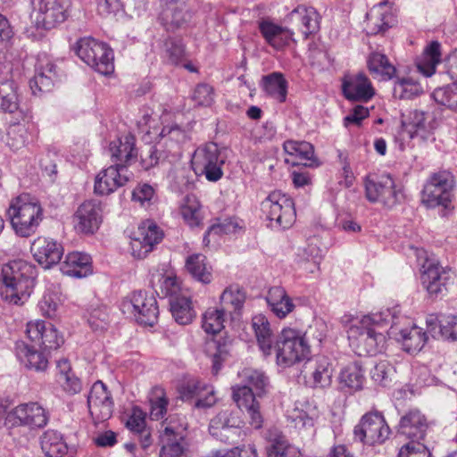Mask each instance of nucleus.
Segmentation results:
<instances>
[{"mask_svg":"<svg viewBox=\"0 0 457 457\" xmlns=\"http://www.w3.org/2000/svg\"><path fill=\"white\" fill-rule=\"evenodd\" d=\"M252 326L261 351L264 355H270L274 349L278 366L286 368L296 362H308L312 360L311 346L300 331L290 328H283L274 345L270 323L264 315L254 316Z\"/></svg>","mask_w":457,"mask_h":457,"instance_id":"obj_1","label":"nucleus"},{"mask_svg":"<svg viewBox=\"0 0 457 457\" xmlns=\"http://www.w3.org/2000/svg\"><path fill=\"white\" fill-rule=\"evenodd\" d=\"M380 320L378 315H368L361 319L345 315L342 318V322L348 327L349 345L357 355H375L382 352L386 336Z\"/></svg>","mask_w":457,"mask_h":457,"instance_id":"obj_2","label":"nucleus"},{"mask_svg":"<svg viewBox=\"0 0 457 457\" xmlns=\"http://www.w3.org/2000/svg\"><path fill=\"white\" fill-rule=\"evenodd\" d=\"M37 268L25 260H13L2 268V298L9 303L23 304L33 291Z\"/></svg>","mask_w":457,"mask_h":457,"instance_id":"obj_3","label":"nucleus"},{"mask_svg":"<svg viewBox=\"0 0 457 457\" xmlns=\"http://www.w3.org/2000/svg\"><path fill=\"white\" fill-rule=\"evenodd\" d=\"M7 216L15 233L28 237L36 233L42 221L43 209L36 197L23 193L11 200Z\"/></svg>","mask_w":457,"mask_h":457,"instance_id":"obj_4","label":"nucleus"},{"mask_svg":"<svg viewBox=\"0 0 457 457\" xmlns=\"http://www.w3.org/2000/svg\"><path fill=\"white\" fill-rule=\"evenodd\" d=\"M456 180L446 170L433 172L421 191V204L427 208H448L454 198Z\"/></svg>","mask_w":457,"mask_h":457,"instance_id":"obj_5","label":"nucleus"},{"mask_svg":"<svg viewBox=\"0 0 457 457\" xmlns=\"http://www.w3.org/2000/svg\"><path fill=\"white\" fill-rule=\"evenodd\" d=\"M261 210L271 228H288L295 220V204L281 191H273L262 202Z\"/></svg>","mask_w":457,"mask_h":457,"instance_id":"obj_6","label":"nucleus"},{"mask_svg":"<svg viewBox=\"0 0 457 457\" xmlns=\"http://www.w3.org/2000/svg\"><path fill=\"white\" fill-rule=\"evenodd\" d=\"M224 160L214 143L198 147L191 158V168L195 176H204L208 181L216 182L223 176Z\"/></svg>","mask_w":457,"mask_h":457,"instance_id":"obj_7","label":"nucleus"},{"mask_svg":"<svg viewBox=\"0 0 457 457\" xmlns=\"http://www.w3.org/2000/svg\"><path fill=\"white\" fill-rule=\"evenodd\" d=\"M120 311L131 314L138 324L153 327L158 319L157 301L145 291H134L120 303Z\"/></svg>","mask_w":457,"mask_h":457,"instance_id":"obj_8","label":"nucleus"},{"mask_svg":"<svg viewBox=\"0 0 457 457\" xmlns=\"http://www.w3.org/2000/svg\"><path fill=\"white\" fill-rule=\"evenodd\" d=\"M38 28L51 29L69 16L71 0H31Z\"/></svg>","mask_w":457,"mask_h":457,"instance_id":"obj_9","label":"nucleus"},{"mask_svg":"<svg viewBox=\"0 0 457 457\" xmlns=\"http://www.w3.org/2000/svg\"><path fill=\"white\" fill-rule=\"evenodd\" d=\"M353 434L355 438L362 443L382 444L388 438L390 428L380 412L370 411L361 417L354 428Z\"/></svg>","mask_w":457,"mask_h":457,"instance_id":"obj_10","label":"nucleus"},{"mask_svg":"<svg viewBox=\"0 0 457 457\" xmlns=\"http://www.w3.org/2000/svg\"><path fill=\"white\" fill-rule=\"evenodd\" d=\"M104 205L95 199L86 200L79 205L72 216L74 229L86 236L94 235L103 222Z\"/></svg>","mask_w":457,"mask_h":457,"instance_id":"obj_11","label":"nucleus"},{"mask_svg":"<svg viewBox=\"0 0 457 457\" xmlns=\"http://www.w3.org/2000/svg\"><path fill=\"white\" fill-rule=\"evenodd\" d=\"M48 422L46 410L37 403H21L10 411L5 417L8 427H28L31 429L41 428Z\"/></svg>","mask_w":457,"mask_h":457,"instance_id":"obj_12","label":"nucleus"},{"mask_svg":"<svg viewBox=\"0 0 457 457\" xmlns=\"http://www.w3.org/2000/svg\"><path fill=\"white\" fill-rule=\"evenodd\" d=\"M390 334L401 341L403 350L410 353L420 352L428 339L423 329L412 324L406 317L396 318V320L394 318Z\"/></svg>","mask_w":457,"mask_h":457,"instance_id":"obj_13","label":"nucleus"},{"mask_svg":"<svg viewBox=\"0 0 457 457\" xmlns=\"http://www.w3.org/2000/svg\"><path fill=\"white\" fill-rule=\"evenodd\" d=\"M28 338L37 347L44 350H56L64 342L57 329L51 323L44 320H31L27 323Z\"/></svg>","mask_w":457,"mask_h":457,"instance_id":"obj_14","label":"nucleus"},{"mask_svg":"<svg viewBox=\"0 0 457 457\" xmlns=\"http://www.w3.org/2000/svg\"><path fill=\"white\" fill-rule=\"evenodd\" d=\"M259 396L248 386L237 385L232 386V398L237 407L247 413L250 425L258 429L262 427L263 417L261 411Z\"/></svg>","mask_w":457,"mask_h":457,"instance_id":"obj_15","label":"nucleus"},{"mask_svg":"<svg viewBox=\"0 0 457 457\" xmlns=\"http://www.w3.org/2000/svg\"><path fill=\"white\" fill-rule=\"evenodd\" d=\"M162 237V230L154 221H143L138 227L137 237L131 241L132 255L137 259L145 258Z\"/></svg>","mask_w":457,"mask_h":457,"instance_id":"obj_16","label":"nucleus"},{"mask_svg":"<svg viewBox=\"0 0 457 457\" xmlns=\"http://www.w3.org/2000/svg\"><path fill=\"white\" fill-rule=\"evenodd\" d=\"M30 252L39 265L44 269H50L60 262L64 249L62 245L55 239L38 237L32 242Z\"/></svg>","mask_w":457,"mask_h":457,"instance_id":"obj_17","label":"nucleus"},{"mask_svg":"<svg viewBox=\"0 0 457 457\" xmlns=\"http://www.w3.org/2000/svg\"><path fill=\"white\" fill-rule=\"evenodd\" d=\"M129 180L128 169L122 164H112L96 177L94 190L101 195H108Z\"/></svg>","mask_w":457,"mask_h":457,"instance_id":"obj_18","label":"nucleus"},{"mask_svg":"<svg viewBox=\"0 0 457 457\" xmlns=\"http://www.w3.org/2000/svg\"><path fill=\"white\" fill-rule=\"evenodd\" d=\"M35 71V76L29 81L33 94L50 91L59 78L56 65L46 54H40L37 57Z\"/></svg>","mask_w":457,"mask_h":457,"instance_id":"obj_19","label":"nucleus"},{"mask_svg":"<svg viewBox=\"0 0 457 457\" xmlns=\"http://www.w3.org/2000/svg\"><path fill=\"white\" fill-rule=\"evenodd\" d=\"M448 272L437 262L426 259L421 268V283L430 295L447 291Z\"/></svg>","mask_w":457,"mask_h":457,"instance_id":"obj_20","label":"nucleus"},{"mask_svg":"<svg viewBox=\"0 0 457 457\" xmlns=\"http://www.w3.org/2000/svg\"><path fill=\"white\" fill-rule=\"evenodd\" d=\"M113 401L107 386L100 380L95 382L87 396V407L91 415L99 420H108L113 411Z\"/></svg>","mask_w":457,"mask_h":457,"instance_id":"obj_21","label":"nucleus"},{"mask_svg":"<svg viewBox=\"0 0 457 457\" xmlns=\"http://www.w3.org/2000/svg\"><path fill=\"white\" fill-rule=\"evenodd\" d=\"M109 152L113 164H122L128 169L137 157L136 137L129 133L112 140L109 145Z\"/></svg>","mask_w":457,"mask_h":457,"instance_id":"obj_22","label":"nucleus"},{"mask_svg":"<svg viewBox=\"0 0 457 457\" xmlns=\"http://www.w3.org/2000/svg\"><path fill=\"white\" fill-rule=\"evenodd\" d=\"M342 87L344 95L349 100L367 102L375 94L371 82L363 73L345 79Z\"/></svg>","mask_w":457,"mask_h":457,"instance_id":"obj_23","label":"nucleus"},{"mask_svg":"<svg viewBox=\"0 0 457 457\" xmlns=\"http://www.w3.org/2000/svg\"><path fill=\"white\" fill-rule=\"evenodd\" d=\"M35 344L29 345L23 341H17L14 353L18 360L29 370L45 371L48 367V360L42 351L37 350Z\"/></svg>","mask_w":457,"mask_h":457,"instance_id":"obj_24","label":"nucleus"},{"mask_svg":"<svg viewBox=\"0 0 457 457\" xmlns=\"http://www.w3.org/2000/svg\"><path fill=\"white\" fill-rule=\"evenodd\" d=\"M428 422L419 410H411L403 415L399 423L398 432L413 440L424 438Z\"/></svg>","mask_w":457,"mask_h":457,"instance_id":"obj_25","label":"nucleus"},{"mask_svg":"<svg viewBox=\"0 0 457 457\" xmlns=\"http://www.w3.org/2000/svg\"><path fill=\"white\" fill-rule=\"evenodd\" d=\"M61 270L70 277L85 278L92 273L91 257L81 252L69 253L61 264Z\"/></svg>","mask_w":457,"mask_h":457,"instance_id":"obj_26","label":"nucleus"},{"mask_svg":"<svg viewBox=\"0 0 457 457\" xmlns=\"http://www.w3.org/2000/svg\"><path fill=\"white\" fill-rule=\"evenodd\" d=\"M146 0H99L97 11L101 15L114 14L120 10L129 15H140L145 11Z\"/></svg>","mask_w":457,"mask_h":457,"instance_id":"obj_27","label":"nucleus"},{"mask_svg":"<svg viewBox=\"0 0 457 457\" xmlns=\"http://www.w3.org/2000/svg\"><path fill=\"white\" fill-rule=\"evenodd\" d=\"M259 29L265 41L276 49L283 48L292 40L293 33L288 29L270 21H262Z\"/></svg>","mask_w":457,"mask_h":457,"instance_id":"obj_28","label":"nucleus"},{"mask_svg":"<svg viewBox=\"0 0 457 457\" xmlns=\"http://www.w3.org/2000/svg\"><path fill=\"white\" fill-rule=\"evenodd\" d=\"M181 396L184 400L196 397L195 406L197 408H209L215 404L217 398L214 390L200 382H188L182 387Z\"/></svg>","mask_w":457,"mask_h":457,"instance_id":"obj_29","label":"nucleus"},{"mask_svg":"<svg viewBox=\"0 0 457 457\" xmlns=\"http://www.w3.org/2000/svg\"><path fill=\"white\" fill-rule=\"evenodd\" d=\"M40 445L46 457H66L70 453L63 436L56 430L45 431L40 437Z\"/></svg>","mask_w":457,"mask_h":457,"instance_id":"obj_30","label":"nucleus"},{"mask_svg":"<svg viewBox=\"0 0 457 457\" xmlns=\"http://www.w3.org/2000/svg\"><path fill=\"white\" fill-rule=\"evenodd\" d=\"M245 302V292L237 285L225 288L220 297V307L232 318L239 315Z\"/></svg>","mask_w":457,"mask_h":457,"instance_id":"obj_31","label":"nucleus"},{"mask_svg":"<svg viewBox=\"0 0 457 457\" xmlns=\"http://www.w3.org/2000/svg\"><path fill=\"white\" fill-rule=\"evenodd\" d=\"M266 301L271 312L279 319L285 318L295 308L292 299L281 287L270 288Z\"/></svg>","mask_w":457,"mask_h":457,"instance_id":"obj_32","label":"nucleus"},{"mask_svg":"<svg viewBox=\"0 0 457 457\" xmlns=\"http://www.w3.org/2000/svg\"><path fill=\"white\" fill-rule=\"evenodd\" d=\"M231 343L227 337L212 338L205 344V353L212 359V373L217 374L229 355Z\"/></svg>","mask_w":457,"mask_h":457,"instance_id":"obj_33","label":"nucleus"},{"mask_svg":"<svg viewBox=\"0 0 457 457\" xmlns=\"http://www.w3.org/2000/svg\"><path fill=\"white\" fill-rule=\"evenodd\" d=\"M187 271L198 282L209 284L212 280V267L207 263L205 255L193 253L186 259Z\"/></svg>","mask_w":457,"mask_h":457,"instance_id":"obj_34","label":"nucleus"},{"mask_svg":"<svg viewBox=\"0 0 457 457\" xmlns=\"http://www.w3.org/2000/svg\"><path fill=\"white\" fill-rule=\"evenodd\" d=\"M426 323L429 333L434 334L438 326L439 333L445 339L452 341L457 340L456 315H443L440 319L435 315H429L426 320Z\"/></svg>","mask_w":457,"mask_h":457,"instance_id":"obj_35","label":"nucleus"},{"mask_svg":"<svg viewBox=\"0 0 457 457\" xmlns=\"http://www.w3.org/2000/svg\"><path fill=\"white\" fill-rule=\"evenodd\" d=\"M402 126L411 138L420 137L426 139L429 134L426 114L420 111L414 110L408 116L403 115Z\"/></svg>","mask_w":457,"mask_h":457,"instance_id":"obj_36","label":"nucleus"},{"mask_svg":"<svg viewBox=\"0 0 457 457\" xmlns=\"http://www.w3.org/2000/svg\"><path fill=\"white\" fill-rule=\"evenodd\" d=\"M441 61L440 44L431 42L418 59L416 66L418 71L425 77H430L436 72V67Z\"/></svg>","mask_w":457,"mask_h":457,"instance_id":"obj_37","label":"nucleus"},{"mask_svg":"<svg viewBox=\"0 0 457 457\" xmlns=\"http://www.w3.org/2000/svg\"><path fill=\"white\" fill-rule=\"evenodd\" d=\"M169 304L172 317L178 324L187 325L195 319V312L189 297H173L169 300Z\"/></svg>","mask_w":457,"mask_h":457,"instance_id":"obj_38","label":"nucleus"},{"mask_svg":"<svg viewBox=\"0 0 457 457\" xmlns=\"http://www.w3.org/2000/svg\"><path fill=\"white\" fill-rule=\"evenodd\" d=\"M19 109L18 87L14 80L0 81V112L13 113Z\"/></svg>","mask_w":457,"mask_h":457,"instance_id":"obj_39","label":"nucleus"},{"mask_svg":"<svg viewBox=\"0 0 457 457\" xmlns=\"http://www.w3.org/2000/svg\"><path fill=\"white\" fill-rule=\"evenodd\" d=\"M391 15L386 3L373 6L367 13V30L370 34H377L388 27Z\"/></svg>","mask_w":457,"mask_h":457,"instance_id":"obj_40","label":"nucleus"},{"mask_svg":"<svg viewBox=\"0 0 457 457\" xmlns=\"http://www.w3.org/2000/svg\"><path fill=\"white\" fill-rule=\"evenodd\" d=\"M74 51L80 60L85 63L96 64V54H104L103 42H99L93 37H83L77 41Z\"/></svg>","mask_w":457,"mask_h":457,"instance_id":"obj_41","label":"nucleus"},{"mask_svg":"<svg viewBox=\"0 0 457 457\" xmlns=\"http://www.w3.org/2000/svg\"><path fill=\"white\" fill-rule=\"evenodd\" d=\"M34 128L33 124H23V123H14L12 124L7 132V145L8 146L13 150L18 151L29 142L32 139V132L30 129Z\"/></svg>","mask_w":457,"mask_h":457,"instance_id":"obj_42","label":"nucleus"},{"mask_svg":"<svg viewBox=\"0 0 457 457\" xmlns=\"http://www.w3.org/2000/svg\"><path fill=\"white\" fill-rule=\"evenodd\" d=\"M285 158L295 159L301 162H314V149L305 141H286L283 145Z\"/></svg>","mask_w":457,"mask_h":457,"instance_id":"obj_43","label":"nucleus"},{"mask_svg":"<svg viewBox=\"0 0 457 457\" xmlns=\"http://www.w3.org/2000/svg\"><path fill=\"white\" fill-rule=\"evenodd\" d=\"M263 90L279 103L286 101L287 94V82L279 72H273L262 79Z\"/></svg>","mask_w":457,"mask_h":457,"instance_id":"obj_44","label":"nucleus"},{"mask_svg":"<svg viewBox=\"0 0 457 457\" xmlns=\"http://www.w3.org/2000/svg\"><path fill=\"white\" fill-rule=\"evenodd\" d=\"M340 384L349 389L357 391L363 386L365 377L361 366L358 362H352L345 366L339 375Z\"/></svg>","mask_w":457,"mask_h":457,"instance_id":"obj_45","label":"nucleus"},{"mask_svg":"<svg viewBox=\"0 0 457 457\" xmlns=\"http://www.w3.org/2000/svg\"><path fill=\"white\" fill-rule=\"evenodd\" d=\"M88 326L95 332L105 331L110 324V315L105 305L91 304L84 314Z\"/></svg>","mask_w":457,"mask_h":457,"instance_id":"obj_46","label":"nucleus"},{"mask_svg":"<svg viewBox=\"0 0 457 457\" xmlns=\"http://www.w3.org/2000/svg\"><path fill=\"white\" fill-rule=\"evenodd\" d=\"M162 15L166 23L176 29L187 24L192 18V12H190L187 2H180L179 4L168 5Z\"/></svg>","mask_w":457,"mask_h":457,"instance_id":"obj_47","label":"nucleus"},{"mask_svg":"<svg viewBox=\"0 0 457 457\" xmlns=\"http://www.w3.org/2000/svg\"><path fill=\"white\" fill-rule=\"evenodd\" d=\"M227 313L220 308H208L202 318V328L210 335L215 336L224 328Z\"/></svg>","mask_w":457,"mask_h":457,"instance_id":"obj_48","label":"nucleus"},{"mask_svg":"<svg viewBox=\"0 0 457 457\" xmlns=\"http://www.w3.org/2000/svg\"><path fill=\"white\" fill-rule=\"evenodd\" d=\"M370 71L382 79H390L395 73V68L387 57L381 53H372L368 60Z\"/></svg>","mask_w":457,"mask_h":457,"instance_id":"obj_49","label":"nucleus"},{"mask_svg":"<svg viewBox=\"0 0 457 457\" xmlns=\"http://www.w3.org/2000/svg\"><path fill=\"white\" fill-rule=\"evenodd\" d=\"M178 414L170 415L162 423V440L172 438L173 440L185 441L187 427Z\"/></svg>","mask_w":457,"mask_h":457,"instance_id":"obj_50","label":"nucleus"},{"mask_svg":"<svg viewBox=\"0 0 457 457\" xmlns=\"http://www.w3.org/2000/svg\"><path fill=\"white\" fill-rule=\"evenodd\" d=\"M239 375L245 383L243 386L252 387L253 391L255 390L258 396H262L266 393L267 386H269V378L263 371L246 368Z\"/></svg>","mask_w":457,"mask_h":457,"instance_id":"obj_51","label":"nucleus"},{"mask_svg":"<svg viewBox=\"0 0 457 457\" xmlns=\"http://www.w3.org/2000/svg\"><path fill=\"white\" fill-rule=\"evenodd\" d=\"M181 215L184 220L190 227L199 226L201 216V204L197 197L194 195H187L184 197L183 204L180 208Z\"/></svg>","mask_w":457,"mask_h":457,"instance_id":"obj_52","label":"nucleus"},{"mask_svg":"<svg viewBox=\"0 0 457 457\" xmlns=\"http://www.w3.org/2000/svg\"><path fill=\"white\" fill-rule=\"evenodd\" d=\"M389 174L380 177L367 176L364 180L366 198L371 203L380 202L384 187L390 186Z\"/></svg>","mask_w":457,"mask_h":457,"instance_id":"obj_53","label":"nucleus"},{"mask_svg":"<svg viewBox=\"0 0 457 457\" xmlns=\"http://www.w3.org/2000/svg\"><path fill=\"white\" fill-rule=\"evenodd\" d=\"M285 162L297 167L291 173V178L295 187L300 188L305 186H311L312 176L308 168H312L314 162H301L295 159L285 158Z\"/></svg>","mask_w":457,"mask_h":457,"instance_id":"obj_54","label":"nucleus"},{"mask_svg":"<svg viewBox=\"0 0 457 457\" xmlns=\"http://www.w3.org/2000/svg\"><path fill=\"white\" fill-rule=\"evenodd\" d=\"M268 457H300L299 450L290 445L284 436H277L267 448Z\"/></svg>","mask_w":457,"mask_h":457,"instance_id":"obj_55","label":"nucleus"},{"mask_svg":"<svg viewBox=\"0 0 457 457\" xmlns=\"http://www.w3.org/2000/svg\"><path fill=\"white\" fill-rule=\"evenodd\" d=\"M334 365L330 358L325 355L316 360V386L328 387L332 383Z\"/></svg>","mask_w":457,"mask_h":457,"instance_id":"obj_56","label":"nucleus"},{"mask_svg":"<svg viewBox=\"0 0 457 457\" xmlns=\"http://www.w3.org/2000/svg\"><path fill=\"white\" fill-rule=\"evenodd\" d=\"M423 93V87L411 78L397 80L394 87V94L399 98L410 99Z\"/></svg>","mask_w":457,"mask_h":457,"instance_id":"obj_57","label":"nucleus"},{"mask_svg":"<svg viewBox=\"0 0 457 457\" xmlns=\"http://www.w3.org/2000/svg\"><path fill=\"white\" fill-rule=\"evenodd\" d=\"M433 98L439 104L457 112V82L436 88L433 92Z\"/></svg>","mask_w":457,"mask_h":457,"instance_id":"obj_58","label":"nucleus"},{"mask_svg":"<svg viewBox=\"0 0 457 457\" xmlns=\"http://www.w3.org/2000/svg\"><path fill=\"white\" fill-rule=\"evenodd\" d=\"M103 48L105 54L103 56L101 54H96V64H88V66L98 73L106 76L112 74L114 71L113 51L105 43H103Z\"/></svg>","mask_w":457,"mask_h":457,"instance_id":"obj_59","label":"nucleus"},{"mask_svg":"<svg viewBox=\"0 0 457 457\" xmlns=\"http://www.w3.org/2000/svg\"><path fill=\"white\" fill-rule=\"evenodd\" d=\"M390 186L384 187L382 197L380 202L386 208H393L395 205L401 204L404 200V195L400 187H397L389 175Z\"/></svg>","mask_w":457,"mask_h":457,"instance_id":"obj_60","label":"nucleus"},{"mask_svg":"<svg viewBox=\"0 0 457 457\" xmlns=\"http://www.w3.org/2000/svg\"><path fill=\"white\" fill-rule=\"evenodd\" d=\"M165 56L172 64H179L185 54L182 40L176 37H169L164 42Z\"/></svg>","mask_w":457,"mask_h":457,"instance_id":"obj_61","label":"nucleus"},{"mask_svg":"<svg viewBox=\"0 0 457 457\" xmlns=\"http://www.w3.org/2000/svg\"><path fill=\"white\" fill-rule=\"evenodd\" d=\"M394 372V367L387 361H381L370 370V376L376 383L386 386L392 380Z\"/></svg>","mask_w":457,"mask_h":457,"instance_id":"obj_62","label":"nucleus"},{"mask_svg":"<svg viewBox=\"0 0 457 457\" xmlns=\"http://www.w3.org/2000/svg\"><path fill=\"white\" fill-rule=\"evenodd\" d=\"M170 176L172 181L179 191L190 189L193 187V179L190 169L187 167H175Z\"/></svg>","mask_w":457,"mask_h":457,"instance_id":"obj_63","label":"nucleus"},{"mask_svg":"<svg viewBox=\"0 0 457 457\" xmlns=\"http://www.w3.org/2000/svg\"><path fill=\"white\" fill-rule=\"evenodd\" d=\"M162 441L163 445L159 457H182L184 455L186 451L184 441L173 440L172 438Z\"/></svg>","mask_w":457,"mask_h":457,"instance_id":"obj_64","label":"nucleus"}]
</instances>
